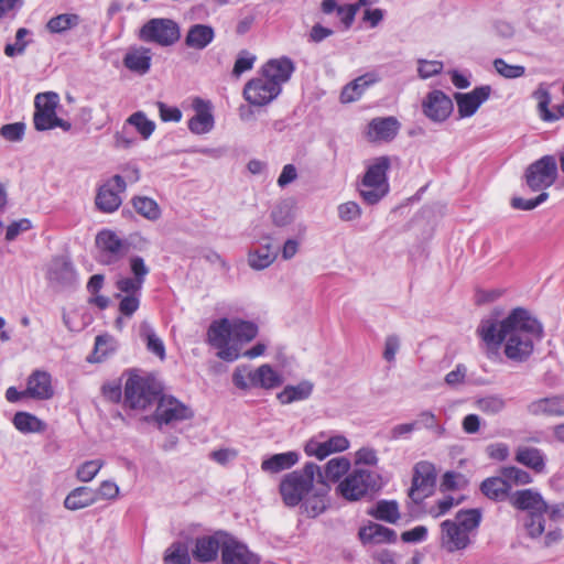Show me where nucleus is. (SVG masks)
Segmentation results:
<instances>
[{
    "instance_id": "obj_1",
    "label": "nucleus",
    "mask_w": 564,
    "mask_h": 564,
    "mask_svg": "<svg viewBox=\"0 0 564 564\" xmlns=\"http://www.w3.org/2000/svg\"><path fill=\"white\" fill-rule=\"evenodd\" d=\"M476 334L488 349L532 352L544 338V326L528 308L517 306L501 321L484 318Z\"/></svg>"
},
{
    "instance_id": "obj_2",
    "label": "nucleus",
    "mask_w": 564,
    "mask_h": 564,
    "mask_svg": "<svg viewBox=\"0 0 564 564\" xmlns=\"http://www.w3.org/2000/svg\"><path fill=\"white\" fill-rule=\"evenodd\" d=\"M258 335V326L240 318H219L212 322L207 329V341L221 352L238 350Z\"/></svg>"
},
{
    "instance_id": "obj_3",
    "label": "nucleus",
    "mask_w": 564,
    "mask_h": 564,
    "mask_svg": "<svg viewBox=\"0 0 564 564\" xmlns=\"http://www.w3.org/2000/svg\"><path fill=\"white\" fill-rule=\"evenodd\" d=\"M124 383V403L133 410H147L155 405L160 399L163 386L154 376L140 373L137 369L127 370Z\"/></svg>"
},
{
    "instance_id": "obj_4",
    "label": "nucleus",
    "mask_w": 564,
    "mask_h": 564,
    "mask_svg": "<svg viewBox=\"0 0 564 564\" xmlns=\"http://www.w3.org/2000/svg\"><path fill=\"white\" fill-rule=\"evenodd\" d=\"M315 476L322 477L321 467L306 463L302 469L293 470L283 476L280 482V495L285 506L296 507L312 491Z\"/></svg>"
},
{
    "instance_id": "obj_5",
    "label": "nucleus",
    "mask_w": 564,
    "mask_h": 564,
    "mask_svg": "<svg viewBox=\"0 0 564 564\" xmlns=\"http://www.w3.org/2000/svg\"><path fill=\"white\" fill-rule=\"evenodd\" d=\"M390 166L391 160L387 155L373 159L367 166L359 185V194L367 204H377L389 193L387 173Z\"/></svg>"
},
{
    "instance_id": "obj_6",
    "label": "nucleus",
    "mask_w": 564,
    "mask_h": 564,
    "mask_svg": "<svg viewBox=\"0 0 564 564\" xmlns=\"http://www.w3.org/2000/svg\"><path fill=\"white\" fill-rule=\"evenodd\" d=\"M379 476L366 469H355L338 486V494L348 501H358L379 488Z\"/></svg>"
},
{
    "instance_id": "obj_7",
    "label": "nucleus",
    "mask_w": 564,
    "mask_h": 564,
    "mask_svg": "<svg viewBox=\"0 0 564 564\" xmlns=\"http://www.w3.org/2000/svg\"><path fill=\"white\" fill-rule=\"evenodd\" d=\"M557 177V164L553 155H544L525 170V182L532 192H544Z\"/></svg>"
},
{
    "instance_id": "obj_8",
    "label": "nucleus",
    "mask_w": 564,
    "mask_h": 564,
    "mask_svg": "<svg viewBox=\"0 0 564 564\" xmlns=\"http://www.w3.org/2000/svg\"><path fill=\"white\" fill-rule=\"evenodd\" d=\"M180 26L171 19L156 18L148 21L140 31V39L144 42L169 46L180 40Z\"/></svg>"
},
{
    "instance_id": "obj_9",
    "label": "nucleus",
    "mask_w": 564,
    "mask_h": 564,
    "mask_svg": "<svg viewBox=\"0 0 564 564\" xmlns=\"http://www.w3.org/2000/svg\"><path fill=\"white\" fill-rule=\"evenodd\" d=\"M96 246L100 253L99 262L107 265L117 263L129 249V243L110 229L97 234Z\"/></svg>"
},
{
    "instance_id": "obj_10",
    "label": "nucleus",
    "mask_w": 564,
    "mask_h": 564,
    "mask_svg": "<svg viewBox=\"0 0 564 564\" xmlns=\"http://www.w3.org/2000/svg\"><path fill=\"white\" fill-rule=\"evenodd\" d=\"M155 404L154 420L159 426L188 420L193 416V411L172 395L161 394Z\"/></svg>"
},
{
    "instance_id": "obj_11",
    "label": "nucleus",
    "mask_w": 564,
    "mask_h": 564,
    "mask_svg": "<svg viewBox=\"0 0 564 564\" xmlns=\"http://www.w3.org/2000/svg\"><path fill=\"white\" fill-rule=\"evenodd\" d=\"M59 97L56 93H40L34 98L33 124L37 131L52 129V122L56 119V109Z\"/></svg>"
},
{
    "instance_id": "obj_12",
    "label": "nucleus",
    "mask_w": 564,
    "mask_h": 564,
    "mask_svg": "<svg viewBox=\"0 0 564 564\" xmlns=\"http://www.w3.org/2000/svg\"><path fill=\"white\" fill-rule=\"evenodd\" d=\"M281 93L278 84L270 82L262 74L245 85L243 98L252 106L262 107L270 104Z\"/></svg>"
},
{
    "instance_id": "obj_13",
    "label": "nucleus",
    "mask_w": 564,
    "mask_h": 564,
    "mask_svg": "<svg viewBox=\"0 0 564 564\" xmlns=\"http://www.w3.org/2000/svg\"><path fill=\"white\" fill-rule=\"evenodd\" d=\"M124 191V180L119 174L115 175L98 188L95 198L96 207L107 214L116 212L122 203L120 194Z\"/></svg>"
},
{
    "instance_id": "obj_14",
    "label": "nucleus",
    "mask_w": 564,
    "mask_h": 564,
    "mask_svg": "<svg viewBox=\"0 0 564 564\" xmlns=\"http://www.w3.org/2000/svg\"><path fill=\"white\" fill-rule=\"evenodd\" d=\"M436 474L434 465L429 462H419L414 466L412 486L409 496L414 502L427 497L435 484Z\"/></svg>"
},
{
    "instance_id": "obj_15",
    "label": "nucleus",
    "mask_w": 564,
    "mask_h": 564,
    "mask_svg": "<svg viewBox=\"0 0 564 564\" xmlns=\"http://www.w3.org/2000/svg\"><path fill=\"white\" fill-rule=\"evenodd\" d=\"M192 109L195 115L188 120L187 127L189 131L194 134L210 132L215 126L212 102L200 97H194L192 99Z\"/></svg>"
},
{
    "instance_id": "obj_16",
    "label": "nucleus",
    "mask_w": 564,
    "mask_h": 564,
    "mask_svg": "<svg viewBox=\"0 0 564 564\" xmlns=\"http://www.w3.org/2000/svg\"><path fill=\"white\" fill-rule=\"evenodd\" d=\"M491 87L484 85L474 88L469 93H455L454 99L457 104L459 118H468L476 113L479 107L489 99Z\"/></svg>"
},
{
    "instance_id": "obj_17",
    "label": "nucleus",
    "mask_w": 564,
    "mask_h": 564,
    "mask_svg": "<svg viewBox=\"0 0 564 564\" xmlns=\"http://www.w3.org/2000/svg\"><path fill=\"white\" fill-rule=\"evenodd\" d=\"M400 128L401 124L394 117H377L368 123L365 135L372 143L391 142Z\"/></svg>"
},
{
    "instance_id": "obj_18",
    "label": "nucleus",
    "mask_w": 564,
    "mask_h": 564,
    "mask_svg": "<svg viewBox=\"0 0 564 564\" xmlns=\"http://www.w3.org/2000/svg\"><path fill=\"white\" fill-rule=\"evenodd\" d=\"M453 101L442 90H433L426 95L422 102L423 113L435 122L446 120L453 112Z\"/></svg>"
},
{
    "instance_id": "obj_19",
    "label": "nucleus",
    "mask_w": 564,
    "mask_h": 564,
    "mask_svg": "<svg viewBox=\"0 0 564 564\" xmlns=\"http://www.w3.org/2000/svg\"><path fill=\"white\" fill-rule=\"evenodd\" d=\"M223 564H259L260 557L236 539H228L221 545Z\"/></svg>"
},
{
    "instance_id": "obj_20",
    "label": "nucleus",
    "mask_w": 564,
    "mask_h": 564,
    "mask_svg": "<svg viewBox=\"0 0 564 564\" xmlns=\"http://www.w3.org/2000/svg\"><path fill=\"white\" fill-rule=\"evenodd\" d=\"M441 532L442 546L451 553L465 550L470 544L469 534L455 521L449 519L443 521L441 523Z\"/></svg>"
},
{
    "instance_id": "obj_21",
    "label": "nucleus",
    "mask_w": 564,
    "mask_h": 564,
    "mask_svg": "<svg viewBox=\"0 0 564 564\" xmlns=\"http://www.w3.org/2000/svg\"><path fill=\"white\" fill-rule=\"evenodd\" d=\"M509 502L513 508L521 511H528V513L549 510V506L542 495L532 488L512 492L509 496Z\"/></svg>"
},
{
    "instance_id": "obj_22",
    "label": "nucleus",
    "mask_w": 564,
    "mask_h": 564,
    "mask_svg": "<svg viewBox=\"0 0 564 564\" xmlns=\"http://www.w3.org/2000/svg\"><path fill=\"white\" fill-rule=\"evenodd\" d=\"M349 447V441L344 435H333L326 441L311 440L305 445V453L308 456H315L324 459L333 453L346 451Z\"/></svg>"
},
{
    "instance_id": "obj_23",
    "label": "nucleus",
    "mask_w": 564,
    "mask_h": 564,
    "mask_svg": "<svg viewBox=\"0 0 564 564\" xmlns=\"http://www.w3.org/2000/svg\"><path fill=\"white\" fill-rule=\"evenodd\" d=\"M295 69L294 63L289 57L268 61L261 68V73L270 82L276 83L278 88L286 83Z\"/></svg>"
},
{
    "instance_id": "obj_24",
    "label": "nucleus",
    "mask_w": 564,
    "mask_h": 564,
    "mask_svg": "<svg viewBox=\"0 0 564 564\" xmlns=\"http://www.w3.org/2000/svg\"><path fill=\"white\" fill-rule=\"evenodd\" d=\"M26 394L35 400H48L54 394L51 375L46 371L35 370L28 378Z\"/></svg>"
},
{
    "instance_id": "obj_25",
    "label": "nucleus",
    "mask_w": 564,
    "mask_h": 564,
    "mask_svg": "<svg viewBox=\"0 0 564 564\" xmlns=\"http://www.w3.org/2000/svg\"><path fill=\"white\" fill-rule=\"evenodd\" d=\"M327 492L325 485L321 488L313 486L312 491L300 503L302 512L310 518H315L325 512L329 503Z\"/></svg>"
},
{
    "instance_id": "obj_26",
    "label": "nucleus",
    "mask_w": 564,
    "mask_h": 564,
    "mask_svg": "<svg viewBox=\"0 0 564 564\" xmlns=\"http://www.w3.org/2000/svg\"><path fill=\"white\" fill-rule=\"evenodd\" d=\"M359 539L364 544L394 543L397 532L382 524L370 522L359 530Z\"/></svg>"
},
{
    "instance_id": "obj_27",
    "label": "nucleus",
    "mask_w": 564,
    "mask_h": 564,
    "mask_svg": "<svg viewBox=\"0 0 564 564\" xmlns=\"http://www.w3.org/2000/svg\"><path fill=\"white\" fill-rule=\"evenodd\" d=\"M528 411L533 415L564 416V394L532 401L528 405Z\"/></svg>"
},
{
    "instance_id": "obj_28",
    "label": "nucleus",
    "mask_w": 564,
    "mask_h": 564,
    "mask_svg": "<svg viewBox=\"0 0 564 564\" xmlns=\"http://www.w3.org/2000/svg\"><path fill=\"white\" fill-rule=\"evenodd\" d=\"M378 82V77L375 74H364L349 84H347L340 93V101L349 104L358 100L364 93L375 83Z\"/></svg>"
},
{
    "instance_id": "obj_29",
    "label": "nucleus",
    "mask_w": 564,
    "mask_h": 564,
    "mask_svg": "<svg viewBox=\"0 0 564 564\" xmlns=\"http://www.w3.org/2000/svg\"><path fill=\"white\" fill-rule=\"evenodd\" d=\"M98 501V494L90 487L82 486L73 489L64 499V507L67 510L76 511Z\"/></svg>"
},
{
    "instance_id": "obj_30",
    "label": "nucleus",
    "mask_w": 564,
    "mask_h": 564,
    "mask_svg": "<svg viewBox=\"0 0 564 564\" xmlns=\"http://www.w3.org/2000/svg\"><path fill=\"white\" fill-rule=\"evenodd\" d=\"M219 549L220 542L215 535H204L196 539L192 554L198 562L209 563L216 560Z\"/></svg>"
},
{
    "instance_id": "obj_31",
    "label": "nucleus",
    "mask_w": 564,
    "mask_h": 564,
    "mask_svg": "<svg viewBox=\"0 0 564 564\" xmlns=\"http://www.w3.org/2000/svg\"><path fill=\"white\" fill-rule=\"evenodd\" d=\"M516 460L534 470L535 473H543L545 470V454L536 447L519 446L516 451Z\"/></svg>"
},
{
    "instance_id": "obj_32",
    "label": "nucleus",
    "mask_w": 564,
    "mask_h": 564,
    "mask_svg": "<svg viewBox=\"0 0 564 564\" xmlns=\"http://www.w3.org/2000/svg\"><path fill=\"white\" fill-rule=\"evenodd\" d=\"M314 389V384L308 380H303L297 384H288L276 394V399L281 404H291L299 401L307 400Z\"/></svg>"
},
{
    "instance_id": "obj_33",
    "label": "nucleus",
    "mask_w": 564,
    "mask_h": 564,
    "mask_svg": "<svg viewBox=\"0 0 564 564\" xmlns=\"http://www.w3.org/2000/svg\"><path fill=\"white\" fill-rule=\"evenodd\" d=\"M215 32L210 25L194 24L192 25L185 36V44L194 50H204L214 40Z\"/></svg>"
},
{
    "instance_id": "obj_34",
    "label": "nucleus",
    "mask_w": 564,
    "mask_h": 564,
    "mask_svg": "<svg viewBox=\"0 0 564 564\" xmlns=\"http://www.w3.org/2000/svg\"><path fill=\"white\" fill-rule=\"evenodd\" d=\"M481 492L494 501L509 500L510 484L507 482L505 477L500 474L497 477H489L485 479L480 485Z\"/></svg>"
},
{
    "instance_id": "obj_35",
    "label": "nucleus",
    "mask_w": 564,
    "mask_h": 564,
    "mask_svg": "<svg viewBox=\"0 0 564 564\" xmlns=\"http://www.w3.org/2000/svg\"><path fill=\"white\" fill-rule=\"evenodd\" d=\"M299 458V453L294 451L274 454L262 460L261 469L265 473L276 474L293 467Z\"/></svg>"
},
{
    "instance_id": "obj_36",
    "label": "nucleus",
    "mask_w": 564,
    "mask_h": 564,
    "mask_svg": "<svg viewBox=\"0 0 564 564\" xmlns=\"http://www.w3.org/2000/svg\"><path fill=\"white\" fill-rule=\"evenodd\" d=\"M123 65L131 72L145 74L151 66L150 51L143 47L129 51L123 58Z\"/></svg>"
},
{
    "instance_id": "obj_37",
    "label": "nucleus",
    "mask_w": 564,
    "mask_h": 564,
    "mask_svg": "<svg viewBox=\"0 0 564 564\" xmlns=\"http://www.w3.org/2000/svg\"><path fill=\"white\" fill-rule=\"evenodd\" d=\"M12 423L14 427L23 434L42 433L46 430L45 422L29 412H17Z\"/></svg>"
},
{
    "instance_id": "obj_38",
    "label": "nucleus",
    "mask_w": 564,
    "mask_h": 564,
    "mask_svg": "<svg viewBox=\"0 0 564 564\" xmlns=\"http://www.w3.org/2000/svg\"><path fill=\"white\" fill-rule=\"evenodd\" d=\"M369 514L380 521L397 523L400 519L399 505L395 500H379Z\"/></svg>"
},
{
    "instance_id": "obj_39",
    "label": "nucleus",
    "mask_w": 564,
    "mask_h": 564,
    "mask_svg": "<svg viewBox=\"0 0 564 564\" xmlns=\"http://www.w3.org/2000/svg\"><path fill=\"white\" fill-rule=\"evenodd\" d=\"M254 376L256 388L270 390L280 387L283 382L281 373L269 365H262L254 369Z\"/></svg>"
},
{
    "instance_id": "obj_40",
    "label": "nucleus",
    "mask_w": 564,
    "mask_h": 564,
    "mask_svg": "<svg viewBox=\"0 0 564 564\" xmlns=\"http://www.w3.org/2000/svg\"><path fill=\"white\" fill-rule=\"evenodd\" d=\"M350 468L349 459L345 457H335L326 463L323 470L321 469L322 477L318 479L324 484V480L337 481Z\"/></svg>"
},
{
    "instance_id": "obj_41",
    "label": "nucleus",
    "mask_w": 564,
    "mask_h": 564,
    "mask_svg": "<svg viewBox=\"0 0 564 564\" xmlns=\"http://www.w3.org/2000/svg\"><path fill=\"white\" fill-rule=\"evenodd\" d=\"M276 259V252L270 245L252 250L248 254V263L254 270L268 268Z\"/></svg>"
},
{
    "instance_id": "obj_42",
    "label": "nucleus",
    "mask_w": 564,
    "mask_h": 564,
    "mask_svg": "<svg viewBox=\"0 0 564 564\" xmlns=\"http://www.w3.org/2000/svg\"><path fill=\"white\" fill-rule=\"evenodd\" d=\"M80 22V17L76 13H63L51 18L46 23V29L51 33H63Z\"/></svg>"
},
{
    "instance_id": "obj_43",
    "label": "nucleus",
    "mask_w": 564,
    "mask_h": 564,
    "mask_svg": "<svg viewBox=\"0 0 564 564\" xmlns=\"http://www.w3.org/2000/svg\"><path fill=\"white\" fill-rule=\"evenodd\" d=\"M164 564H189V550L185 542H173L165 551L163 557Z\"/></svg>"
},
{
    "instance_id": "obj_44",
    "label": "nucleus",
    "mask_w": 564,
    "mask_h": 564,
    "mask_svg": "<svg viewBox=\"0 0 564 564\" xmlns=\"http://www.w3.org/2000/svg\"><path fill=\"white\" fill-rule=\"evenodd\" d=\"M132 205L138 214L149 220H156L161 215L158 203L145 196H137L132 199Z\"/></svg>"
},
{
    "instance_id": "obj_45",
    "label": "nucleus",
    "mask_w": 564,
    "mask_h": 564,
    "mask_svg": "<svg viewBox=\"0 0 564 564\" xmlns=\"http://www.w3.org/2000/svg\"><path fill=\"white\" fill-rule=\"evenodd\" d=\"M455 521L467 534L475 531L481 521V513L478 509L460 510L456 513Z\"/></svg>"
},
{
    "instance_id": "obj_46",
    "label": "nucleus",
    "mask_w": 564,
    "mask_h": 564,
    "mask_svg": "<svg viewBox=\"0 0 564 564\" xmlns=\"http://www.w3.org/2000/svg\"><path fill=\"white\" fill-rule=\"evenodd\" d=\"M476 405L485 414L496 415L505 410L507 401L499 394H488L479 398Z\"/></svg>"
},
{
    "instance_id": "obj_47",
    "label": "nucleus",
    "mask_w": 564,
    "mask_h": 564,
    "mask_svg": "<svg viewBox=\"0 0 564 564\" xmlns=\"http://www.w3.org/2000/svg\"><path fill=\"white\" fill-rule=\"evenodd\" d=\"M547 511H536L528 513L524 519V528L528 535L532 539L540 538L545 530L544 516Z\"/></svg>"
},
{
    "instance_id": "obj_48",
    "label": "nucleus",
    "mask_w": 564,
    "mask_h": 564,
    "mask_svg": "<svg viewBox=\"0 0 564 564\" xmlns=\"http://www.w3.org/2000/svg\"><path fill=\"white\" fill-rule=\"evenodd\" d=\"M500 473L507 482L510 484V489L513 485L523 486L532 482V477L528 471L514 466L503 467L501 468Z\"/></svg>"
},
{
    "instance_id": "obj_49",
    "label": "nucleus",
    "mask_w": 564,
    "mask_h": 564,
    "mask_svg": "<svg viewBox=\"0 0 564 564\" xmlns=\"http://www.w3.org/2000/svg\"><path fill=\"white\" fill-rule=\"evenodd\" d=\"M127 123L135 127L143 139L150 138L155 129L153 121L149 120L141 111L134 112L127 119Z\"/></svg>"
},
{
    "instance_id": "obj_50",
    "label": "nucleus",
    "mask_w": 564,
    "mask_h": 564,
    "mask_svg": "<svg viewBox=\"0 0 564 564\" xmlns=\"http://www.w3.org/2000/svg\"><path fill=\"white\" fill-rule=\"evenodd\" d=\"M104 462L100 459L87 460L78 466L76 477L82 482L91 481L102 468Z\"/></svg>"
},
{
    "instance_id": "obj_51",
    "label": "nucleus",
    "mask_w": 564,
    "mask_h": 564,
    "mask_svg": "<svg viewBox=\"0 0 564 564\" xmlns=\"http://www.w3.org/2000/svg\"><path fill=\"white\" fill-rule=\"evenodd\" d=\"M254 381V370L247 367H238L232 373V382L238 389L248 390L256 388Z\"/></svg>"
},
{
    "instance_id": "obj_52",
    "label": "nucleus",
    "mask_w": 564,
    "mask_h": 564,
    "mask_svg": "<svg viewBox=\"0 0 564 564\" xmlns=\"http://www.w3.org/2000/svg\"><path fill=\"white\" fill-rule=\"evenodd\" d=\"M140 336L147 344V349L152 352H164V344L148 324L140 327Z\"/></svg>"
},
{
    "instance_id": "obj_53",
    "label": "nucleus",
    "mask_w": 564,
    "mask_h": 564,
    "mask_svg": "<svg viewBox=\"0 0 564 564\" xmlns=\"http://www.w3.org/2000/svg\"><path fill=\"white\" fill-rule=\"evenodd\" d=\"M495 69L505 78H519L524 75L525 68L521 65H510L502 58L494 61Z\"/></svg>"
},
{
    "instance_id": "obj_54",
    "label": "nucleus",
    "mask_w": 564,
    "mask_h": 564,
    "mask_svg": "<svg viewBox=\"0 0 564 564\" xmlns=\"http://www.w3.org/2000/svg\"><path fill=\"white\" fill-rule=\"evenodd\" d=\"M414 424L415 430L426 429L438 435L443 433L442 426L438 424L436 416L431 411L421 412L414 421Z\"/></svg>"
},
{
    "instance_id": "obj_55",
    "label": "nucleus",
    "mask_w": 564,
    "mask_h": 564,
    "mask_svg": "<svg viewBox=\"0 0 564 564\" xmlns=\"http://www.w3.org/2000/svg\"><path fill=\"white\" fill-rule=\"evenodd\" d=\"M143 284L135 278L123 276L117 280L116 288L124 295H140Z\"/></svg>"
},
{
    "instance_id": "obj_56",
    "label": "nucleus",
    "mask_w": 564,
    "mask_h": 564,
    "mask_svg": "<svg viewBox=\"0 0 564 564\" xmlns=\"http://www.w3.org/2000/svg\"><path fill=\"white\" fill-rule=\"evenodd\" d=\"M549 198V194L546 192H542L535 198L524 199L521 197L511 198L510 205L513 209L519 210H532L538 207L540 204L544 203Z\"/></svg>"
},
{
    "instance_id": "obj_57",
    "label": "nucleus",
    "mask_w": 564,
    "mask_h": 564,
    "mask_svg": "<svg viewBox=\"0 0 564 564\" xmlns=\"http://www.w3.org/2000/svg\"><path fill=\"white\" fill-rule=\"evenodd\" d=\"M101 393L108 401L119 403L122 399V384L120 379L107 381L101 387Z\"/></svg>"
},
{
    "instance_id": "obj_58",
    "label": "nucleus",
    "mask_w": 564,
    "mask_h": 564,
    "mask_svg": "<svg viewBox=\"0 0 564 564\" xmlns=\"http://www.w3.org/2000/svg\"><path fill=\"white\" fill-rule=\"evenodd\" d=\"M25 131V124L23 122H14L4 124L0 129V135L11 142L21 141Z\"/></svg>"
},
{
    "instance_id": "obj_59",
    "label": "nucleus",
    "mask_w": 564,
    "mask_h": 564,
    "mask_svg": "<svg viewBox=\"0 0 564 564\" xmlns=\"http://www.w3.org/2000/svg\"><path fill=\"white\" fill-rule=\"evenodd\" d=\"M140 306V295H124L119 302V312L126 317H131Z\"/></svg>"
},
{
    "instance_id": "obj_60",
    "label": "nucleus",
    "mask_w": 564,
    "mask_h": 564,
    "mask_svg": "<svg viewBox=\"0 0 564 564\" xmlns=\"http://www.w3.org/2000/svg\"><path fill=\"white\" fill-rule=\"evenodd\" d=\"M358 10V6L355 3L339 6L336 14L343 23L345 30H348L352 25Z\"/></svg>"
},
{
    "instance_id": "obj_61",
    "label": "nucleus",
    "mask_w": 564,
    "mask_h": 564,
    "mask_svg": "<svg viewBox=\"0 0 564 564\" xmlns=\"http://www.w3.org/2000/svg\"><path fill=\"white\" fill-rule=\"evenodd\" d=\"M443 69V63L440 61H419V75L421 78L426 79L440 74Z\"/></svg>"
},
{
    "instance_id": "obj_62",
    "label": "nucleus",
    "mask_w": 564,
    "mask_h": 564,
    "mask_svg": "<svg viewBox=\"0 0 564 564\" xmlns=\"http://www.w3.org/2000/svg\"><path fill=\"white\" fill-rule=\"evenodd\" d=\"M95 492L98 494V500H116L119 496L120 489L115 481L104 480Z\"/></svg>"
},
{
    "instance_id": "obj_63",
    "label": "nucleus",
    "mask_w": 564,
    "mask_h": 564,
    "mask_svg": "<svg viewBox=\"0 0 564 564\" xmlns=\"http://www.w3.org/2000/svg\"><path fill=\"white\" fill-rule=\"evenodd\" d=\"M378 463L377 451L372 447H361L355 453L356 465L375 466Z\"/></svg>"
},
{
    "instance_id": "obj_64",
    "label": "nucleus",
    "mask_w": 564,
    "mask_h": 564,
    "mask_svg": "<svg viewBox=\"0 0 564 564\" xmlns=\"http://www.w3.org/2000/svg\"><path fill=\"white\" fill-rule=\"evenodd\" d=\"M256 57L248 52H242L235 62L232 74L240 76L242 73L250 70L253 67Z\"/></svg>"
}]
</instances>
